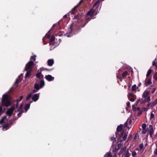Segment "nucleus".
I'll use <instances>...</instances> for the list:
<instances>
[{
  "mask_svg": "<svg viewBox=\"0 0 157 157\" xmlns=\"http://www.w3.org/2000/svg\"><path fill=\"white\" fill-rule=\"evenodd\" d=\"M25 70L27 71L25 76V77L27 78L29 76V69H25Z\"/></svg>",
  "mask_w": 157,
  "mask_h": 157,
  "instance_id": "24",
  "label": "nucleus"
},
{
  "mask_svg": "<svg viewBox=\"0 0 157 157\" xmlns=\"http://www.w3.org/2000/svg\"><path fill=\"white\" fill-rule=\"evenodd\" d=\"M154 154L155 155H157V148L155 149L154 151Z\"/></svg>",
  "mask_w": 157,
  "mask_h": 157,
  "instance_id": "50",
  "label": "nucleus"
},
{
  "mask_svg": "<svg viewBox=\"0 0 157 157\" xmlns=\"http://www.w3.org/2000/svg\"><path fill=\"white\" fill-rule=\"evenodd\" d=\"M155 90V88H154V89H153V90L152 91V94L154 93Z\"/></svg>",
  "mask_w": 157,
  "mask_h": 157,
  "instance_id": "63",
  "label": "nucleus"
},
{
  "mask_svg": "<svg viewBox=\"0 0 157 157\" xmlns=\"http://www.w3.org/2000/svg\"><path fill=\"white\" fill-rule=\"evenodd\" d=\"M152 72V71L151 69H149V70L148 71L147 74L146 75V76L148 77L151 74Z\"/></svg>",
  "mask_w": 157,
  "mask_h": 157,
  "instance_id": "28",
  "label": "nucleus"
},
{
  "mask_svg": "<svg viewBox=\"0 0 157 157\" xmlns=\"http://www.w3.org/2000/svg\"><path fill=\"white\" fill-rule=\"evenodd\" d=\"M126 147H124L123 148L121 151L119 152V154H122L126 150Z\"/></svg>",
  "mask_w": 157,
  "mask_h": 157,
  "instance_id": "21",
  "label": "nucleus"
},
{
  "mask_svg": "<svg viewBox=\"0 0 157 157\" xmlns=\"http://www.w3.org/2000/svg\"><path fill=\"white\" fill-rule=\"evenodd\" d=\"M146 124L145 123H144L142 124V127L143 129H145L146 128Z\"/></svg>",
  "mask_w": 157,
  "mask_h": 157,
  "instance_id": "36",
  "label": "nucleus"
},
{
  "mask_svg": "<svg viewBox=\"0 0 157 157\" xmlns=\"http://www.w3.org/2000/svg\"><path fill=\"white\" fill-rule=\"evenodd\" d=\"M36 56L35 55L33 56H32L31 57V59L33 60H34L35 61L36 60Z\"/></svg>",
  "mask_w": 157,
  "mask_h": 157,
  "instance_id": "34",
  "label": "nucleus"
},
{
  "mask_svg": "<svg viewBox=\"0 0 157 157\" xmlns=\"http://www.w3.org/2000/svg\"><path fill=\"white\" fill-rule=\"evenodd\" d=\"M23 105V104L21 103V104L20 106V108H19L18 110L17 111V112L20 111V110L21 109V108L22 107Z\"/></svg>",
  "mask_w": 157,
  "mask_h": 157,
  "instance_id": "44",
  "label": "nucleus"
},
{
  "mask_svg": "<svg viewBox=\"0 0 157 157\" xmlns=\"http://www.w3.org/2000/svg\"><path fill=\"white\" fill-rule=\"evenodd\" d=\"M111 141L113 142V144L116 141V139L114 137H112L111 138Z\"/></svg>",
  "mask_w": 157,
  "mask_h": 157,
  "instance_id": "31",
  "label": "nucleus"
},
{
  "mask_svg": "<svg viewBox=\"0 0 157 157\" xmlns=\"http://www.w3.org/2000/svg\"><path fill=\"white\" fill-rule=\"evenodd\" d=\"M136 98V97H132V98H129V100L131 101H135V99Z\"/></svg>",
  "mask_w": 157,
  "mask_h": 157,
  "instance_id": "32",
  "label": "nucleus"
},
{
  "mask_svg": "<svg viewBox=\"0 0 157 157\" xmlns=\"http://www.w3.org/2000/svg\"><path fill=\"white\" fill-rule=\"evenodd\" d=\"M10 96L6 94H4L2 100V105L6 107H8L10 104Z\"/></svg>",
  "mask_w": 157,
  "mask_h": 157,
  "instance_id": "1",
  "label": "nucleus"
},
{
  "mask_svg": "<svg viewBox=\"0 0 157 157\" xmlns=\"http://www.w3.org/2000/svg\"><path fill=\"white\" fill-rule=\"evenodd\" d=\"M38 90H37L36 89H34L32 91V92H31V94H30V98L31 97V94H33L34 93H35V92H37Z\"/></svg>",
  "mask_w": 157,
  "mask_h": 157,
  "instance_id": "33",
  "label": "nucleus"
},
{
  "mask_svg": "<svg viewBox=\"0 0 157 157\" xmlns=\"http://www.w3.org/2000/svg\"><path fill=\"white\" fill-rule=\"evenodd\" d=\"M127 125H128V122L127 121L125 123L124 126L125 127H127Z\"/></svg>",
  "mask_w": 157,
  "mask_h": 157,
  "instance_id": "52",
  "label": "nucleus"
},
{
  "mask_svg": "<svg viewBox=\"0 0 157 157\" xmlns=\"http://www.w3.org/2000/svg\"><path fill=\"white\" fill-rule=\"evenodd\" d=\"M9 124H6L3 126L2 128L4 129V130L5 129H6V130L8 129V128H9Z\"/></svg>",
  "mask_w": 157,
  "mask_h": 157,
  "instance_id": "23",
  "label": "nucleus"
},
{
  "mask_svg": "<svg viewBox=\"0 0 157 157\" xmlns=\"http://www.w3.org/2000/svg\"><path fill=\"white\" fill-rule=\"evenodd\" d=\"M23 75V74H21V75L18 76V78L16 79L15 84H17L22 81V76Z\"/></svg>",
  "mask_w": 157,
  "mask_h": 157,
  "instance_id": "4",
  "label": "nucleus"
},
{
  "mask_svg": "<svg viewBox=\"0 0 157 157\" xmlns=\"http://www.w3.org/2000/svg\"><path fill=\"white\" fill-rule=\"evenodd\" d=\"M24 69H29V61L26 64Z\"/></svg>",
  "mask_w": 157,
  "mask_h": 157,
  "instance_id": "30",
  "label": "nucleus"
},
{
  "mask_svg": "<svg viewBox=\"0 0 157 157\" xmlns=\"http://www.w3.org/2000/svg\"><path fill=\"white\" fill-rule=\"evenodd\" d=\"M123 125H120L118 126L117 128V130L118 132H121L122 129V127Z\"/></svg>",
  "mask_w": 157,
  "mask_h": 157,
  "instance_id": "10",
  "label": "nucleus"
},
{
  "mask_svg": "<svg viewBox=\"0 0 157 157\" xmlns=\"http://www.w3.org/2000/svg\"><path fill=\"white\" fill-rule=\"evenodd\" d=\"M129 95L132 97H136L135 95L134 94L132 93H130L129 94Z\"/></svg>",
  "mask_w": 157,
  "mask_h": 157,
  "instance_id": "42",
  "label": "nucleus"
},
{
  "mask_svg": "<svg viewBox=\"0 0 157 157\" xmlns=\"http://www.w3.org/2000/svg\"><path fill=\"white\" fill-rule=\"evenodd\" d=\"M45 78L49 81H51L53 80L54 79V77H52L51 75H46Z\"/></svg>",
  "mask_w": 157,
  "mask_h": 157,
  "instance_id": "6",
  "label": "nucleus"
},
{
  "mask_svg": "<svg viewBox=\"0 0 157 157\" xmlns=\"http://www.w3.org/2000/svg\"><path fill=\"white\" fill-rule=\"evenodd\" d=\"M150 101V96H148L147 98H146L143 101L144 103L149 102Z\"/></svg>",
  "mask_w": 157,
  "mask_h": 157,
  "instance_id": "18",
  "label": "nucleus"
},
{
  "mask_svg": "<svg viewBox=\"0 0 157 157\" xmlns=\"http://www.w3.org/2000/svg\"><path fill=\"white\" fill-rule=\"evenodd\" d=\"M152 64L153 66H155V67L156 68V69H157V63H155L154 60L152 62Z\"/></svg>",
  "mask_w": 157,
  "mask_h": 157,
  "instance_id": "38",
  "label": "nucleus"
},
{
  "mask_svg": "<svg viewBox=\"0 0 157 157\" xmlns=\"http://www.w3.org/2000/svg\"><path fill=\"white\" fill-rule=\"evenodd\" d=\"M100 2V1H97L96 3H95L94 6V7L95 6L98 5L99 3Z\"/></svg>",
  "mask_w": 157,
  "mask_h": 157,
  "instance_id": "45",
  "label": "nucleus"
},
{
  "mask_svg": "<svg viewBox=\"0 0 157 157\" xmlns=\"http://www.w3.org/2000/svg\"><path fill=\"white\" fill-rule=\"evenodd\" d=\"M150 129H151V128H153V127H152V125L151 124H150L149 125V127H148Z\"/></svg>",
  "mask_w": 157,
  "mask_h": 157,
  "instance_id": "56",
  "label": "nucleus"
},
{
  "mask_svg": "<svg viewBox=\"0 0 157 157\" xmlns=\"http://www.w3.org/2000/svg\"><path fill=\"white\" fill-rule=\"evenodd\" d=\"M45 85V83L43 80H41L40 83V88L43 87Z\"/></svg>",
  "mask_w": 157,
  "mask_h": 157,
  "instance_id": "14",
  "label": "nucleus"
},
{
  "mask_svg": "<svg viewBox=\"0 0 157 157\" xmlns=\"http://www.w3.org/2000/svg\"><path fill=\"white\" fill-rule=\"evenodd\" d=\"M128 74V72L127 71H125L124 72L122 73V77L124 78H125L126 77L127 75Z\"/></svg>",
  "mask_w": 157,
  "mask_h": 157,
  "instance_id": "27",
  "label": "nucleus"
},
{
  "mask_svg": "<svg viewBox=\"0 0 157 157\" xmlns=\"http://www.w3.org/2000/svg\"><path fill=\"white\" fill-rule=\"evenodd\" d=\"M157 104V99L151 103V107H153Z\"/></svg>",
  "mask_w": 157,
  "mask_h": 157,
  "instance_id": "15",
  "label": "nucleus"
},
{
  "mask_svg": "<svg viewBox=\"0 0 157 157\" xmlns=\"http://www.w3.org/2000/svg\"><path fill=\"white\" fill-rule=\"evenodd\" d=\"M136 155V153L135 151H133L132 152V155L133 157L135 156Z\"/></svg>",
  "mask_w": 157,
  "mask_h": 157,
  "instance_id": "37",
  "label": "nucleus"
},
{
  "mask_svg": "<svg viewBox=\"0 0 157 157\" xmlns=\"http://www.w3.org/2000/svg\"><path fill=\"white\" fill-rule=\"evenodd\" d=\"M88 18H89V17H86V18H85L86 20H87Z\"/></svg>",
  "mask_w": 157,
  "mask_h": 157,
  "instance_id": "64",
  "label": "nucleus"
},
{
  "mask_svg": "<svg viewBox=\"0 0 157 157\" xmlns=\"http://www.w3.org/2000/svg\"><path fill=\"white\" fill-rule=\"evenodd\" d=\"M121 145L122 144L121 143H120L118 144L117 146V147L118 148L117 150H119L120 149V147H121Z\"/></svg>",
  "mask_w": 157,
  "mask_h": 157,
  "instance_id": "43",
  "label": "nucleus"
},
{
  "mask_svg": "<svg viewBox=\"0 0 157 157\" xmlns=\"http://www.w3.org/2000/svg\"><path fill=\"white\" fill-rule=\"evenodd\" d=\"M127 106H129L130 105V102L128 101L127 103Z\"/></svg>",
  "mask_w": 157,
  "mask_h": 157,
  "instance_id": "59",
  "label": "nucleus"
},
{
  "mask_svg": "<svg viewBox=\"0 0 157 157\" xmlns=\"http://www.w3.org/2000/svg\"><path fill=\"white\" fill-rule=\"evenodd\" d=\"M23 112L22 110H21V111L18 113L17 115L18 117H19L21 116L22 113Z\"/></svg>",
  "mask_w": 157,
  "mask_h": 157,
  "instance_id": "35",
  "label": "nucleus"
},
{
  "mask_svg": "<svg viewBox=\"0 0 157 157\" xmlns=\"http://www.w3.org/2000/svg\"><path fill=\"white\" fill-rule=\"evenodd\" d=\"M26 99L27 100H29V94H28L27 97H26Z\"/></svg>",
  "mask_w": 157,
  "mask_h": 157,
  "instance_id": "55",
  "label": "nucleus"
},
{
  "mask_svg": "<svg viewBox=\"0 0 157 157\" xmlns=\"http://www.w3.org/2000/svg\"><path fill=\"white\" fill-rule=\"evenodd\" d=\"M6 118V116H4L2 117V119H3V120H5Z\"/></svg>",
  "mask_w": 157,
  "mask_h": 157,
  "instance_id": "58",
  "label": "nucleus"
},
{
  "mask_svg": "<svg viewBox=\"0 0 157 157\" xmlns=\"http://www.w3.org/2000/svg\"><path fill=\"white\" fill-rule=\"evenodd\" d=\"M78 5H77L76 6H75V7L73 8V10H75L77 7H78Z\"/></svg>",
  "mask_w": 157,
  "mask_h": 157,
  "instance_id": "54",
  "label": "nucleus"
},
{
  "mask_svg": "<svg viewBox=\"0 0 157 157\" xmlns=\"http://www.w3.org/2000/svg\"><path fill=\"white\" fill-rule=\"evenodd\" d=\"M94 13V10L93 9H91L90 11H89L87 13V15L90 16L93 15Z\"/></svg>",
  "mask_w": 157,
  "mask_h": 157,
  "instance_id": "12",
  "label": "nucleus"
},
{
  "mask_svg": "<svg viewBox=\"0 0 157 157\" xmlns=\"http://www.w3.org/2000/svg\"><path fill=\"white\" fill-rule=\"evenodd\" d=\"M151 102L149 103L147 105V108H148L149 106H151Z\"/></svg>",
  "mask_w": 157,
  "mask_h": 157,
  "instance_id": "53",
  "label": "nucleus"
},
{
  "mask_svg": "<svg viewBox=\"0 0 157 157\" xmlns=\"http://www.w3.org/2000/svg\"><path fill=\"white\" fill-rule=\"evenodd\" d=\"M55 36H52L50 40L49 44L50 45L53 44L52 42L54 41L55 40Z\"/></svg>",
  "mask_w": 157,
  "mask_h": 157,
  "instance_id": "13",
  "label": "nucleus"
},
{
  "mask_svg": "<svg viewBox=\"0 0 157 157\" xmlns=\"http://www.w3.org/2000/svg\"><path fill=\"white\" fill-rule=\"evenodd\" d=\"M127 136L128 135L127 133H125L124 134V132L122 131L121 133L119 135V136L121 137L123 136L122 140H120V142H121L125 140L126 139Z\"/></svg>",
  "mask_w": 157,
  "mask_h": 157,
  "instance_id": "3",
  "label": "nucleus"
},
{
  "mask_svg": "<svg viewBox=\"0 0 157 157\" xmlns=\"http://www.w3.org/2000/svg\"><path fill=\"white\" fill-rule=\"evenodd\" d=\"M3 113L2 107L0 106V116L1 115V114Z\"/></svg>",
  "mask_w": 157,
  "mask_h": 157,
  "instance_id": "46",
  "label": "nucleus"
},
{
  "mask_svg": "<svg viewBox=\"0 0 157 157\" xmlns=\"http://www.w3.org/2000/svg\"><path fill=\"white\" fill-rule=\"evenodd\" d=\"M54 63L53 59H49L48 61V65L49 66H52Z\"/></svg>",
  "mask_w": 157,
  "mask_h": 157,
  "instance_id": "8",
  "label": "nucleus"
},
{
  "mask_svg": "<svg viewBox=\"0 0 157 157\" xmlns=\"http://www.w3.org/2000/svg\"><path fill=\"white\" fill-rule=\"evenodd\" d=\"M153 78H154V80L153 81L154 82L156 81L157 80V73H155L153 76Z\"/></svg>",
  "mask_w": 157,
  "mask_h": 157,
  "instance_id": "26",
  "label": "nucleus"
},
{
  "mask_svg": "<svg viewBox=\"0 0 157 157\" xmlns=\"http://www.w3.org/2000/svg\"><path fill=\"white\" fill-rule=\"evenodd\" d=\"M130 155L131 154L129 152L128 150L126 151V153L125 154L124 157H129Z\"/></svg>",
  "mask_w": 157,
  "mask_h": 157,
  "instance_id": "19",
  "label": "nucleus"
},
{
  "mask_svg": "<svg viewBox=\"0 0 157 157\" xmlns=\"http://www.w3.org/2000/svg\"><path fill=\"white\" fill-rule=\"evenodd\" d=\"M149 130H150V129L148 128H146V131L149 132Z\"/></svg>",
  "mask_w": 157,
  "mask_h": 157,
  "instance_id": "62",
  "label": "nucleus"
},
{
  "mask_svg": "<svg viewBox=\"0 0 157 157\" xmlns=\"http://www.w3.org/2000/svg\"><path fill=\"white\" fill-rule=\"evenodd\" d=\"M154 132V130L153 128H151L150 129V130H149V135L151 137H152V135Z\"/></svg>",
  "mask_w": 157,
  "mask_h": 157,
  "instance_id": "11",
  "label": "nucleus"
},
{
  "mask_svg": "<svg viewBox=\"0 0 157 157\" xmlns=\"http://www.w3.org/2000/svg\"><path fill=\"white\" fill-rule=\"evenodd\" d=\"M39 97V94H36L33 95L32 99L34 101H36L38 99Z\"/></svg>",
  "mask_w": 157,
  "mask_h": 157,
  "instance_id": "5",
  "label": "nucleus"
},
{
  "mask_svg": "<svg viewBox=\"0 0 157 157\" xmlns=\"http://www.w3.org/2000/svg\"><path fill=\"white\" fill-rule=\"evenodd\" d=\"M82 2H83V0H81L79 2V3H78V6H79Z\"/></svg>",
  "mask_w": 157,
  "mask_h": 157,
  "instance_id": "57",
  "label": "nucleus"
},
{
  "mask_svg": "<svg viewBox=\"0 0 157 157\" xmlns=\"http://www.w3.org/2000/svg\"><path fill=\"white\" fill-rule=\"evenodd\" d=\"M23 98V96H21L20 97V99L17 100V101L19 102L20 101H21L22 99Z\"/></svg>",
  "mask_w": 157,
  "mask_h": 157,
  "instance_id": "47",
  "label": "nucleus"
},
{
  "mask_svg": "<svg viewBox=\"0 0 157 157\" xmlns=\"http://www.w3.org/2000/svg\"><path fill=\"white\" fill-rule=\"evenodd\" d=\"M104 157H112V154L111 152H109L105 154Z\"/></svg>",
  "mask_w": 157,
  "mask_h": 157,
  "instance_id": "25",
  "label": "nucleus"
},
{
  "mask_svg": "<svg viewBox=\"0 0 157 157\" xmlns=\"http://www.w3.org/2000/svg\"><path fill=\"white\" fill-rule=\"evenodd\" d=\"M151 80L150 78H149L147 82V84L148 85H150L151 83Z\"/></svg>",
  "mask_w": 157,
  "mask_h": 157,
  "instance_id": "39",
  "label": "nucleus"
},
{
  "mask_svg": "<svg viewBox=\"0 0 157 157\" xmlns=\"http://www.w3.org/2000/svg\"><path fill=\"white\" fill-rule=\"evenodd\" d=\"M57 35L59 36H62V34L61 33H59Z\"/></svg>",
  "mask_w": 157,
  "mask_h": 157,
  "instance_id": "60",
  "label": "nucleus"
},
{
  "mask_svg": "<svg viewBox=\"0 0 157 157\" xmlns=\"http://www.w3.org/2000/svg\"><path fill=\"white\" fill-rule=\"evenodd\" d=\"M15 109V107L13 106L11 107V108L9 109L6 111V114L9 115V116H10L13 113V111Z\"/></svg>",
  "mask_w": 157,
  "mask_h": 157,
  "instance_id": "2",
  "label": "nucleus"
},
{
  "mask_svg": "<svg viewBox=\"0 0 157 157\" xmlns=\"http://www.w3.org/2000/svg\"><path fill=\"white\" fill-rule=\"evenodd\" d=\"M143 147V144H139V148L140 150L142 149Z\"/></svg>",
  "mask_w": 157,
  "mask_h": 157,
  "instance_id": "40",
  "label": "nucleus"
},
{
  "mask_svg": "<svg viewBox=\"0 0 157 157\" xmlns=\"http://www.w3.org/2000/svg\"><path fill=\"white\" fill-rule=\"evenodd\" d=\"M51 30V29L50 30V31H48V32L46 34V35L43 38V41L44 42V38L46 37H47L48 38H49V37L50 36V31Z\"/></svg>",
  "mask_w": 157,
  "mask_h": 157,
  "instance_id": "16",
  "label": "nucleus"
},
{
  "mask_svg": "<svg viewBox=\"0 0 157 157\" xmlns=\"http://www.w3.org/2000/svg\"><path fill=\"white\" fill-rule=\"evenodd\" d=\"M36 76L37 78H39L43 79V75L41 74V73L40 72L37 73L36 75Z\"/></svg>",
  "mask_w": 157,
  "mask_h": 157,
  "instance_id": "9",
  "label": "nucleus"
},
{
  "mask_svg": "<svg viewBox=\"0 0 157 157\" xmlns=\"http://www.w3.org/2000/svg\"><path fill=\"white\" fill-rule=\"evenodd\" d=\"M150 94V91L148 90H145L143 94V97L146 98Z\"/></svg>",
  "mask_w": 157,
  "mask_h": 157,
  "instance_id": "7",
  "label": "nucleus"
},
{
  "mask_svg": "<svg viewBox=\"0 0 157 157\" xmlns=\"http://www.w3.org/2000/svg\"><path fill=\"white\" fill-rule=\"evenodd\" d=\"M34 87L35 89L37 90H38L40 89V86L38 84L36 83H35Z\"/></svg>",
  "mask_w": 157,
  "mask_h": 157,
  "instance_id": "20",
  "label": "nucleus"
},
{
  "mask_svg": "<svg viewBox=\"0 0 157 157\" xmlns=\"http://www.w3.org/2000/svg\"><path fill=\"white\" fill-rule=\"evenodd\" d=\"M142 133L143 134H145L146 133V129H143L141 131Z\"/></svg>",
  "mask_w": 157,
  "mask_h": 157,
  "instance_id": "41",
  "label": "nucleus"
},
{
  "mask_svg": "<svg viewBox=\"0 0 157 157\" xmlns=\"http://www.w3.org/2000/svg\"><path fill=\"white\" fill-rule=\"evenodd\" d=\"M137 89V87L136 85H134L132 86V91H135Z\"/></svg>",
  "mask_w": 157,
  "mask_h": 157,
  "instance_id": "22",
  "label": "nucleus"
},
{
  "mask_svg": "<svg viewBox=\"0 0 157 157\" xmlns=\"http://www.w3.org/2000/svg\"><path fill=\"white\" fill-rule=\"evenodd\" d=\"M30 69H31V67L33 65V61H30Z\"/></svg>",
  "mask_w": 157,
  "mask_h": 157,
  "instance_id": "49",
  "label": "nucleus"
},
{
  "mask_svg": "<svg viewBox=\"0 0 157 157\" xmlns=\"http://www.w3.org/2000/svg\"><path fill=\"white\" fill-rule=\"evenodd\" d=\"M72 36V35H71V34H67V37H70Z\"/></svg>",
  "mask_w": 157,
  "mask_h": 157,
  "instance_id": "61",
  "label": "nucleus"
},
{
  "mask_svg": "<svg viewBox=\"0 0 157 157\" xmlns=\"http://www.w3.org/2000/svg\"><path fill=\"white\" fill-rule=\"evenodd\" d=\"M29 104H27L25 105V112H26L29 109Z\"/></svg>",
  "mask_w": 157,
  "mask_h": 157,
  "instance_id": "17",
  "label": "nucleus"
},
{
  "mask_svg": "<svg viewBox=\"0 0 157 157\" xmlns=\"http://www.w3.org/2000/svg\"><path fill=\"white\" fill-rule=\"evenodd\" d=\"M117 78L119 79L121 81H122V78H121V77H120V76H117Z\"/></svg>",
  "mask_w": 157,
  "mask_h": 157,
  "instance_id": "51",
  "label": "nucleus"
},
{
  "mask_svg": "<svg viewBox=\"0 0 157 157\" xmlns=\"http://www.w3.org/2000/svg\"><path fill=\"white\" fill-rule=\"evenodd\" d=\"M4 122V120H3V119L2 118L0 120V124L3 123Z\"/></svg>",
  "mask_w": 157,
  "mask_h": 157,
  "instance_id": "48",
  "label": "nucleus"
},
{
  "mask_svg": "<svg viewBox=\"0 0 157 157\" xmlns=\"http://www.w3.org/2000/svg\"><path fill=\"white\" fill-rule=\"evenodd\" d=\"M154 117V113L151 112V113L150 117V120H151L152 118H153Z\"/></svg>",
  "mask_w": 157,
  "mask_h": 157,
  "instance_id": "29",
  "label": "nucleus"
}]
</instances>
